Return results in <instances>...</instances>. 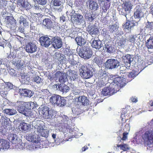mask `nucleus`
<instances>
[{"label": "nucleus", "mask_w": 153, "mask_h": 153, "mask_svg": "<svg viewBox=\"0 0 153 153\" xmlns=\"http://www.w3.org/2000/svg\"><path fill=\"white\" fill-rule=\"evenodd\" d=\"M112 82L109 87H106L103 88L101 93L103 96H110L118 91L120 88L126 85L125 80L124 78L116 77L113 78Z\"/></svg>", "instance_id": "nucleus-1"}, {"label": "nucleus", "mask_w": 153, "mask_h": 153, "mask_svg": "<svg viewBox=\"0 0 153 153\" xmlns=\"http://www.w3.org/2000/svg\"><path fill=\"white\" fill-rule=\"evenodd\" d=\"M141 133L140 131L137 132L135 134L134 138L137 143L141 144L143 142L145 145L150 148L153 147V129L146 131L142 133V138L140 134Z\"/></svg>", "instance_id": "nucleus-2"}, {"label": "nucleus", "mask_w": 153, "mask_h": 153, "mask_svg": "<svg viewBox=\"0 0 153 153\" xmlns=\"http://www.w3.org/2000/svg\"><path fill=\"white\" fill-rule=\"evenodd\" d=\"M16 105L19 112L26 116H30L32 113L31 110L34 107V103L33 102L19 101L17 102Z\"/></svg>", "instance_id": "nucleus-3"}, {"label": "nucleus", "mask_w": 153, "mask_h": 153, "mask_svg": "<svg viewBox=\"0 0 153 153\" xmlns=\"http://www.w3.org/2000/svg\"><path fill=\"white\" fill-rule=\"evenodd\" d=\"M80 74L82 77L88 79L93 76V69L91 65L86 64L85 65L81 66L79 69Z\"/></svg>", "instance_id": "nucleus-4"}, {"label": "nucleus", "mask_w": 153, "mask_h": 153, "mask_svg": "<svg viewBox=\"0 0 153 153\" xmlns=\"http://www.w3.org/2000/svg\"><path fill=\"white\" fill-rule=\"evenodd\" d=\"M42 122L40 121H34L32 123V126L35 128V131H37L38 134L42 137H47L48 135L49 130L47 129H44L41 125Z\"/></svg>", "instance_id": "nucleus-5"}, {"label": "nucleus", "mask_w": 153, "mask_h": 153, "mask_svg": "<svg viewBox=\"0 0 153 153\" xmlns=\"http://www.w3.org/2000/svg\"><path fill=\"white\" fill-rule=\"evenodd\" d=\"M39 114L42 115L43 117L45 119H51L54 115L53 111L46 106L39 108Z\"/></svg>", "instance_id": "nucleus-6"}, {"label": "nucleus", "mask_w": 153, "mask_h": 153, "mask_svg": "<svg viewBox=\"0 0 153 153\" xmlns=\"http://www.w3.org/2000/svg\"><path fill=\"white\" fill-rule=\"evenodd\" d=\"M79 55L85 59H88L91 57L92 51L88 47H82L77 51Z\"/></svg>", "instance_id": "nucleus-7"}, {"label": "nucleus", "mask_w": 153, "mask_h": 153, "mask_svg": "<svg viewBox=\"0 0 153 153\" xmlns=\"http://www.w3.org/2000/svg\"><path fill=\"white\" fill-rule=\"evenodd\" d=\"M71 20L76 24L82 27L85 26V22L83 16L79 14H75L71 15Z\"/></svg>", "instance_id": "nucleus-8"}, {"label": "nucleus", "mask_w": 153, "mask_h": 153, "mask_svg": "<svg viewBox=\"0 0 153 153\" xmlns=\"http://www.w3.org/2000/svg\"><path fill=\"white\" fill-rule=\"evenodd\" d=\"M120 65V62L117 59H108L105 63V67L110 69H117Z\"/></svg>", "instance_id": "nucleus-9"}, {"label": "nucleus", "mask_w": 153, "mask_h": 153, "mask_svg": "<svg viewBox=\"0 0 153 153\" xmlns=\"http://www.w3.org/2000/svg\"><path fill=\"white\" fill-rule=\"evenodd\" d=\"M53 79L56 82L59 81L63 83L67 80V76L65 73L61 71H57L54 74Z\"/></svg>", "instance_id": "nucleus-10"}, {"label": "nucleus", "mask_w": 153, "mask_h": 153, "mask_svg": "<svg viewBox=\"0 0 153 153\" xmlns=\"http://www.w3.org/2000/svg\"><path fill=\"white\" fill-rule=\"evenodd\" d=\"M62 43L61 39L58 37H54L51 39V44L55 49L61 48L62 45Z\"/></svg>", "instance_id": "nucleus-11"}, {"label": "nucleus", "mask_w": 153, "mask_h": 153, "mask_svg": "<svg viewBox=\"0 0 153 153\" xmlns=\"http://www.w3.org/2000/svg\"><path fill=\"white\" fill-rule=\"evenodd\" d=\"M127 17L128 18V19H127L126 18V19L128 21L126 22V23L124 24L123 26L124 27V29H125L126 30H130L132 27H133L134 26L137 25L138 22L134 20L131 21L128 20L129 19L131 18L129 14V16H127Z\"/></svg>", "instance_id": "nucleus-12"}, {"label": "nucleus", "mask_w": 153, "mask_h": 153, "mask_svg": "<svg viewBox=\"0 0 153 153\" xmlns=\"http://www.w3.org/2000/svg\"><path fill=\"white\" fill-rule=\"evenodd\" d=\"M51 39L46 36H42L40 37L39 41L41 46L45 47H48L51 44Z\"/></svg>", "instance_id": "nucleus-13"}, {"label": "nucleus", "mask_w": 153, "mask_h": 153, "mask_svg": "<svg viewBox=\"0 0 153 153\" xmlns=\"http://www.w3.org/2000/svg\"><path fill=\"white\" fill-rule=\"evenodd\" d=\"M26 50L28 53H33L36 51L37 47L33 42H30L26 45Z\"/></svg>", "instance_id": "nucleus-14"}, {"label": "nucleus", "mask_w": 153, "mask_h": 153, "mask_svg": "<svg viewBox=\"0 0 153 153\" xmlns=\"http://www.w3.org/2000/svg\"><path fill=\"white\" fill-rule=\"evenodd\" d=\"M9 141L11 142L13 144H18L21 141L20 138L16 134H11L8 137Z\"/></svg>", "instance_id": "nucleus-15"}, {"label": "nucleus", "mask_w": 153, "mask_h": 153, "mask_svg": "<svg viewBox=\"0 0 153 153\" xmlns=\"http://www.w3.org/2000/svg\"><path fill=\"white\" fill-rule=\"evenodd\" d=\"M132 57L129 54H127L122 57V61L127 67L130 66L131 63L133 60Z\"/></svg>", "instance_id": "nucleus-16"}, {"label": "nucleus", "mask_w": 153, "mask_h": 153, "mask_svg": "<svg viewBox=\"0 0 153 153\" xmlns=\"http://www.w3.org/2000/svg\"><path fill=\"white\" fill-rule=\"evenodd\" d=\"M105 45L103 46V49L104 52L111 53L114 51V48L110 42H105Z\"/></svg>", "instance_id": "nucleus-17"}, {"label": "nucleus", "mask_w": 153, "mask_h": 153, "mask_svg": "<svg viewBox=\"0 0 153 153\" xmlns=\"http://www.w3.org/2000/svg\"><path fill=\"white\" fill-rule=\"evenodd\" d=\"M9 142L3 139H0V151L8 149L10 147Z\"/></svg>", "instance_id": "nucleus-18"}, {"label": "nucleus", "mask_w": 153, "mask_h": 153, "mask_svg": "<svg viewBox=\"0 0 153 153\" xmlns=\"http://www.w3.org/2000/svg\"><path fill=\"white\" fill-rule=\"evenodd\" d=\"M86 4L89 5V8L91 10H96L99 8L98 3L94 0H89Z\"/></svg>", "instance_id": "nucleus-19"}, {"label": "nucleus", "mask_w": 153, "mask_h": 153, "mask_svg": "<svg viewBox=\"0 0 153 153\" xmlns=\"http://www.w3.org/2000/svg\"><path fill=\"white\" fill-rule=\"evenodd\" d=\"M37 135H33L30 134L28 135H26V138L28 141L33 143H38L39 142V139Z\"/></svg>", "instance_id": "nucleus-20"}, {"label": "nucleus", "mask_w": 153, "mask_h": 153, "mask_svg": "<svg viewBox=\"0 0 153 153\" xmlns=\"http://www.w3.org/2000/svg\"><path fill=\"white\" fill-rule=\"evenodd\" d=\"M143 10L139 6H137L135 9L134 15L135 17L139 18L143 17L144 15Z\"/></svg>", "instance_id": "nucleus-21"}, {"label": "nucleus", "mask_w": 153, "mask_h": 153, "mask_svg": "<svg viewBox=\"0 0 153 153\" xmlns=\"http://www.w3.org/2000/svg\"><path fill=\"white\" fill-rule=\"evenodd\" d=\"M19 92L21 95L26 97H31L33 94L30 90L26 89H20L19 90Z\"/></svg>", "instance_id": "nucleus-22"}, {"label": "nucleus", "mask_w": 153, "mask_h": 153, "mask_svg": "<svg viewBox=\"0 0 153 153\" xmlns=\"http://www.w3.org/2000/svg\"><path fill=\"white\" fill-rule=\"evenodd\" d=\"M60 96L54 94L51 96L49 98L50 102L55 107L57 106L58 102Z\"/></svg>", "instance_id": "nucleus-23"}, {"label": "nucleus", "mask_w": 153, "mask_h": 153, "mask_svg": "<svg viewBox=\"0 0 153 153\" xmlns=\"http://www.w3.org/2000/svg\"><path fill=\"white\" fill-rule=\"evenodd\" d=\"M92 47L99 50L102 46V42L99 39H94L91 43Z\"/></svg>", "instance_id": "nucleus-24"}, {"label": "nucleus", "mask_w": 153, "mask_h": 153, "mask_svg": "<svg viewBox=\"0 0 153 153\" xmlns=\"http://www.w3.org/2000/svg\"><path fill=\"white\" fill-rule=\"evenodd\" d=\"M17 3L19 5H21L22 7L26 10L29 9L30 7L29 3L24 0H18Z\"/></svg>", "instance_id": "nucleus-25"}, {"label": "nucleus", "mask_w": 153, "mask_h": 153, "mask_svg": "<svg viewBox=\"0 0 153 153\" xmlns=\"http://www.w3.org/2000/svg\"><path fill=\"white\" fill-rule=\"evenodd\" d=\"M78 102L82 103L84 106L87 105L89 104V100L85 96H79L78 98Z\"/></svg>", "instance_id": "nucleus-26"}, {"label": "nucleus", "mask_w": 153, "mask_h": 153, "mask_svg": "<svg viewBox=\"0 0 153 153\" xmlns=\"http://www.w3.org/2000/svg\"><path fill=\"white\" fill-rule=\"evenodd\" d=\"M68 76L70 77L71 80L74 81L78 77V75L76 72L74 71L69 70L67 72Z\"/></svg>", "instance_id": "nucleus-27"}, {"label": "nucleus", "mask_w": 153, "mask_h": 153, "mask_svg": "<svg viewBox=\"0 0 153 153\" xmlns=\"http://www.w3.org/2000/svg\"><path fill=\"white\" fill-rule=\"evenodd\" d=\"M87 31L90 34L96 35L99 33V29L94 26H89L87 29Z\"/></svg>", "instance_id": "nucleus-28"}, {"label": "nucleus", "mask_w": 153, "mask_h": 153, "mask_svg": "<svg viewBox=\"0 0 153 153\" xmlns=\"http://www.w3.org/2000/svg\"><path fill=\"white\" fill-rule=\"evenodd\" d=\"M43 25L47 28L50 29L52 26V22L51 20L49 19H45L43 21Z\"/></svg>", "instance_id": "nucleus-29"}, {"label": "nucleus", "mask_w": 153, "mask_h": 153, "mask_svg": "<svg viewBox=\"0 0 153 153\" xmlns=\"http://www.w3.org/2000/svg\"><path fill=\"white\" fill-rule=\"evenodd\" d=\"M133 5L130 1H125L122 5V7L124 8L129 12V11L132 8Z\"/></svg>", "instance_id": "nucleus-30"}, {"label": "nucleus", "mask_w": 153, "mask_h": 153, "mask_svg": "<svg viewBox=\"0 0 153 153\" xmlns=\"http://www.w3.org/2000/svg\"><path fill=\"white\" fill-rule=\"evenodd\" d=\"M75 40L78 45L81 46L84 45L85 43V40L81 36L76 37L75 39Z\"/></svg>", "instance_id": "nucleus-31"}, {"label": "nucleus", "mask_w": 153, "mask_h": 153, "mask_svg": "<svg viewBox=\"0 0 153 153\" xmlns=\"http://www.w3.org/2000/svg\"><path fill=\"white\" fill-rule=\"evenodd\" d=\"M3 112L9 115H13L17 113V111L16 110L13 108H6L4 110Z\"/></svg>", "instance_id": "nucleus-32"}, {"label": "nucleus", "mask_w": 153, "mask_h": 153, "mask_svg": "<svg viewBox=\"0 0 153 153\" xmlns=\"http://www.w3.org/2000/svg\"><path fill=\"white\" fill-rule=\"evenodd\" d=\"M66 104V101L64 98L60 96L57 106L62 107L65 105Z\"/></svg>", "instance_id": "nucleus-33"}, {"label": "nucleus", "mask_w": 153, "mask_h": 153, "mask_svg": "<svg viewBox=\"0 0 153 153\" xmlns=\"http://www.w3.org/2000/svg\"><path fill=\"white\" fill-rule=\"evenodd\" d=\"M118 10L120 14L125 16L127 19H128V18L127 17V16H129V12L127 10L124 8L122 7L121 8H120L119 9L118 8Z\"/></svg>", "instance_id": "nucleus-34"}, {"label": "nucleus", "mask_w": 153, "mask_h": 153, "mask_svg": "<svg viewBox=\"0 0 153 153\" xmlns=\"http://www.w3.org/2000/svg\"><path fill=\"white\" fill-rule=\"evenodd\" d=\"M110 5V4L108 3H107V4L105 5L104 1H102L101 3L100 4V8L105 12L107 11V9L109 7Z\"/></svg>", "instance_id": "nucleus-35"}, {"label": "nucleus", "mask_w": 153, "mask_h": 153, "mask_svg": "<svg viewBox=\"0 0 153 153\" xmlns=\"http://www.w3.org/2000/svg\"><path fill=\"white\" fill-rule=\"evenodd\" d=\"M125 128L123 129L124 131H125L126 132H124L123 134V137L122 139L123 140H125L127 138V135L128 134V133L126 132L127 131H129L130 129V128L129 126V125L128 124H126L125 126Z\"/></svg>", "instance_id": "nucleus-36"}, {"label": "nucleus", "mask_w": 153, "mask_h": 153, "mask_svg": "<svg viewBox=\"0 0 153 153\" xmlns=\"http://www.w3.org/2000/svg\"><path fill=\"white\" fill-rule=\"evenodd\" d=\"M20 127L23 131H25L29 130L30 126L28 124L22 122L20 124Z\"/></svg>", "instance_id": "nucleus-37"}, {"label": "nucleus", "mask_w": 153, "mask_h": 153, "mask_svg": "<svg viewBox=\"0 0 153 153\" xmlns=\"http://www.w3.org/2000/svg\"><path fill=\"white\" fill-rule=\"evenodd\" d=\"M146 44L148 48L153 49V39L152 38V37H150L147 40Z\"/></svg>", "instance_id": "nucleus-38"}, {"label": "nucleus", "mask_w": 153, "mask_h": 153, "mask_svg": "<svg viewBox=\"0 0 153 153\" xmlns=\"http://www.w3.org/2000/svg\"><path fill=\"white\" fill-rule=\"evenodd\" d=\"M7 66V59H1L0 58V68L1 69L5 68Z\"/></svg>", "instance_id": "nucleus-39"}, {"label": "nucleus", "mask_w": 153, "mask_h": 153, "mask_svg": "<svg viewBox=\"0 0 153 153\" xmlns=\"http://www.w3.org/2000/svg\"><path fill=\"white\" fill-rule=\"evenodd\" d=\"M33 81L35 82L37 84L41 85L42 84V80L41 78L38 76H36L33 78Z\"/></svg>", "instance_id": "nucleus-40"}, {"label": "nucleus", "mask_w": 153, "mask_h": 153, "mask_svg": "<svg viewBox=\"0 0 153 153\" xmlns=\"http://www.w3.org/2000/svg\"><path fill=\"white\" fill-rule=\"evenodd\" d=\"M118 28L116 24L112 25L109 26V31L112 33H115L117 31Z\"/></svg>", "instance_id": "nucleus-41"}, {"label": "nucleus", "mask_w": 153, "mask_h": 153, "mask_svg": "<svg viewBox=\"0 0 153 153\" xmlns=\"http://www.w3.org/2000/svg\"><path fill=\"white\" fill-rule=\"evenodd\" d=\"M69 90V87L68 86L65 85H61L59 91L63 93H66L68 92Z\"/></svg>", "instance_id": "nucleus-42"}, {"label": "nucleus", "mask_w": 153, "mask_h": 153, "mask_svg": "<svg viewBox=\"0 0 153 153\" xmlns=\"http://www.w3.org/2000/svg\"><path fill=\"white\" fill-rule=\"evenodd\" d=\"M99 77L100 79H102V80L104 81L106 78H107V75L106 74V72L105 71H102L100 72L99 75Z\"/></svg>", "instance_id": "nucleus-43"}, {"label": "nucleus", "mask_w": 153, "mask_h": 153, "mask_svg": "<svg viewBox=\"0 0 153 153\" xmlns=\"http://www.w3.org/2000/svg\"><path fill=\"white\" fill-rule=\"evenodd\" d=\"M16 20L14 19H9L7 21V23L9 27L11 28L15 27L16 25Z\"/></svg>", "instance_id": "nucleus-44"}, {"label": "nucleus", "mask_w": 153, "mask_h": 153, "mask_svg": "<svg viewBox=\"0 0 153 153\" xmlns=\"http://www.w3.org/2000/svg\"><path fill=\"white\" fill-rule=\"evenodd\" d=\"M117 147H120V149L124 151H126L129 149L128 146L127 144H125L120 145H117Z\"/></svg>", "instance_id": "nucleus-45"}, {"label": "nucleus", "mask_w": 153, "mask_h": 153, "mask_svg": "<svg viewBox=\"0 0 153 153\" xmlns=\"http://www.w3.org/2000/svg\"><path fill=\"white\" fill-rule=\"evenodd\" d=\"M52 4L54 6V7L57 6H63L62 2L60 0H54L52 2Z\"/></svg>", "instance_id": "nucleus-46"}, {"label": "nucleus", "mask_w": 153, "mask_h": 153, "mask_svg": "<svg viewBox=\"0 0 153 153\" xmlns=\"http://www.w3.org/2000/svg\"><path fill=\"white\" fill-rule=\"evenodd\" d=\"M73 56L72 54L70 53V54H69L68 56V60L70 63L72 65H75L76 64V62L73 59Z\"/></svg>", "instance_id": "nucleus-47"}, {"label": "nucleus", "mask_w": 153, "mask_h": 153, "mask_svg": "<svg viewBox=\"0 0 153 153\" xmlns=\"http://www.w3.org/2000/svg\"><path fill=\"white\" fill-rule=\"evenodd\" d=\"M63 119V122L64 123L67 124V125H69L71 123V121L69 120L68 117L66 116H64L62 117Z\"/></svg>", "instance_id": "nucleus-48"}, {"label": "nucleus", "mask_w": 153, "mask_h": 153, "mask_svg": "<svg viewBox=\"0 0 153 153\" xmlns=\"http://www.w3.org/2000/svg\"><path fill=\"white\" fill-rule=\"evenodd\" d=\"M126 42L127 40L123 38H122L120 40H118V41L117 42V43L118 45L122 46L125 45Z\"/></svg>", "instance_id": "nucleus-49"}, {"label": "nucleus", "mask_w": 153, "mask_h": 153, "mask_svg": "<svg viewBox=\"0 0 153 153\" xmlns=\"http://www.w3.org/2000/svg\"><path fill=\"white\" fill-rule=\"evenodd\" d=\"M10 121L9 119L7 117H4V116H1V121L4 122V124L8 125Z\"/></svg>", "instance_id": "nucleus-50"}, {"label": "nucleus", "mask_w": 153, "mask_h": 153, "mask_svg": "<svg viewBox=\"0 0 153 153\" xmlns=\"http://www.w3.org/2000/svg\"><path fill=\"white\" fill-rule=\"evenodd\" d=\"M20 143V142L18 144L16 145V148H19L20 150H23L25 148V143Z\"/></svg>", "instance_id": "nucleus-51"}, {"label": "nucleus", "mask_w": 153, "mask_h": 153, "mask_svg": "<svg viewBox=\"0 0 153 153\" xmlns=\"http://www.w3.org/2000/svg\"><path fill=\"white\" fill-rule=\"evenodd\" d=\"M19 23L20 24H21L22 23L24 26L27 25V22L26 19L24 18L22 16H21L20 17Z\"/></svg>", "instance_id": "nucleus-52"}, {"label": "nucleus", "mask_w": 153, "mask_h": 153, "mask_svg": "<svg viewBox=\"0 0 153 153\" xmlns=\"http://www.w3.org/2000/svg\"><path fill=\"white\" fill-rule=\"evenodd\" d=\"M30 80V78L27 76H22V80L23 83L28 84Z\"/></svg>", "instance_id": "nucleus-53"}, {"label": "nucleus", "mask_w": 153, "mask_h": 153, "mask_svg": "<svg viewBox=\"0 0 153 153\" xmlns=\"http://www.w3.org/2000/svg\"><path fill=\"white\" fill-rule=\"evenodd\" d=\"M137 75V74L134 71L132 70L131 72L128 74V76L129 78H134Z\"/></svg>", "instance_id": "nucleus-54"}, {"label": "nucleus", "mask_w": 153, "mask_h": 153, "mask_svg": "<svg viewBox=\"0 0 153 153\" xmlns=\"http://www.w3.org/2000/svg\"><path fill=\"white\" fill-rule=\"evenodd\" d=\"M16 51L13 50L11 51L9 55L8 56V57L10 58H15L16 56Z\"/></svg>", "instance_id": "nucleus-55"}, {"label": "nucleus", "mask_w": 153, "mask_h": 153, "mask_svg": "<svg viewBox=\"0 0 153 153\" xmlns=\"http://www.w3.org/2000/svg\"><path fill=\"white\" fill-rule=\"evenodd\" d=\"M54 9L55 10V11H57L58 12H61L63 8V6H59L55 7H53Z\"/></svg>", "instance_id": "nucleus-56"}, {"label": "nucleus", "mask_w": 153, "mask_h": 153, "mask_svg": "<svg viewBox=\"0 0 153 153\" xmlns=\"http://www.w3.org/2000/svg\"><path fill=\"white\" fill-rule=\"evenodd\" d=\"M39 142H38V143H33V147L34 148V149H38L42 147V146L40 145V143Z\"/></svg>", "instance_id": "nucleus-57"}, {"label": "nucleus", "mask_w": 153, "mask_h": 153, "mask_svg": "<svg viewBox=\"0 0 153 153\" xmlns=\"http://www.w3.org/2000/svg\"><path fill=\"white\" fill-rule=\"evenodd\" d=\"M136 37V35H131L130 36L128 39V41L134 43L135 41Z\"/></svg>", "instance_id": "nucleus-58"}, {"label": "nucleus", "mask_w": 153, "mask_h": 153, "mask_svg": "<svg viewBox=\"0 0 153 153\" xmlns=\"http://www.w3.org/2000/svg\"><path fill=\"white\" fill-rule=\"evenodd\" d=\"M59 61L61 63L62 62V63H65V62L66 58L65 55L63 54H62V56L59 59Z\"/></svg>", "instance_id": "nucleus-59"}, {"label": "nucleus", "mask_w": 153, "mask_h": 153, "mask_svg": "<svg viewBox=\"0 0 153 153\" xmlns=\"http://www.w3.org/2000/svg\"><path fill=\"white\" fill-rule=\"evenodd\" d=\"M79 110L78 108H72V112L75 115H78L80 113L79 112Z\"/></svg>", "instance_id": "nucleus-60"}, {"label": "nucleus", "mask_w": 153, "mask_h": 153, "mask_svg": "<svg viewBox=\"0 0 153 153\" xmlns=\"http://www.w3.org/2000/svg\"><path fill=\"white\" fill-rule=\"evenodd\" d=\"M93 63H96L97 64L99 65L100 64V59L99 57L95 58L93 60Z\"/></svg>", "instance_id": "nucleus-61"}, {"label": "nucleus", "mask_w": 153, "mask_h": 153, "mask_svg": "<svg viewBox=\"0 0 153 153\" xmlns=\"http://www.w3.org/2000/svg\"><path fill=\"white\" fill-rule=\"evenodd\" d=\"M18 62H17L16 65V66L17 67V68H19L21 67L23 65L22 62V61L21 60L19 59Z\"/></svg>", "instance_id": "nucleus-62"}, {"label": "nucleus", "mask_w": 153, "mask_h": 153, "mask_svg": "<svg viewBox=\"0 0 153 153\" xmlns=\"http://www.w3.org/2000/svg\"><path fill=\"white\" fill-rule=\"evenodd\" d=\"M73 31L72 29H68L66 30V31L65 32V33H66L67 34V35L68 36H70L73 33Z\"/></svg>", "instance_id": "nucleus-63"}, {"label": "nucleus", "mask_w": 153, "mask_h": 153, "mask_svg": "<svg viewBox=\"0 0 153 153\" xmlns=\"http://www.w3.org/2000/svg\"><path fill=\"white\" fill-rule=\"evenodd\" d=\"M7 87L10 89H12L14 88V86L11 83L7 82L6 84Z\"/></svg>", "instance_id": "nucleus-64"}]
</instances>
